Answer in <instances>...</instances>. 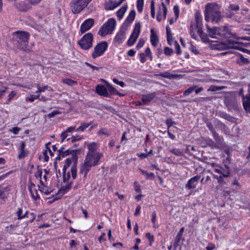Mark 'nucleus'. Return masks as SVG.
I'll list each match as a JSON object with an SVG mask.
<instances>
[{
    "label": "nucleus",
    "mask_w": 250,
    "mask_h": 250,
    "mask_svg": "<svg viewBox=\"0 0 250 250\" xmlns=\"http://www.w3.org/2000/svg\"><path fill=\"white\" fill-rule=\"evenodd\" d=\"M208 27V32L210 36L212 38H234L235 39L243 40H249V37H239L237 36L235 33L231 32L230 29L228 27L224 26L222 27H213L212 28Z\"/></svg>",
    "instance_id": "1"
},
{
    "label": "nucleus",
    "mask_w": 250,
    "mask_h": 250,
    "mask_svg": "<svg viewBox=\"0 0 250 250\" xmlns=\"http://www.w3.org/2000/svg\"><path fill=\"white\" fill-rule=\"evenodd\" d=\"M97 144L95 142L89 144L88 146V152L86 155L84 161L87 163L94 167L99 164V162L103 156V154L97 151Z\"/></svg>",
    "instance_id": "2"
},
{
    "label": "nucleus",
    "mask_w": 250,
    "mask_h": 250,
    "mask_svg": "<svg viewBox=\"0 0 250 250\" xmlns=\"http://www.w3.org/2000/svg\"><path fill=\"white\" fill-rule=\"evenodd\" d=\"M220 7L216 3H208L206 5L205 20L208 21L212 19V22H218L220 19Z\"/></svg>",
    "instance_id": "3"
},
{
    "label": "nucleus",
    "mask_w": 250,
    "mask_h": 250,
    "mask_svg": "<svg viewBox=\"0 0 250 250\" xmlns=\"http://www.w3.org/2000/svg\"><path fill=\"white\" fill-rule=\"evenodd\" d=\"M30 34L24 31H17L13 33L14 44L19 49L26 51L28 44Z\"/></svg>",
    "instance_id": "4"
},
{
    "label": "nucleus",
    "mask_w": 250,
    "mask_h": 250,
    "mask_svg": "<svg viewBox=\"0 0 250 250\" xmlns=\"http://www.w3.org/2000/svg\"><path fill=\"white\" fill-rule=\"evenodd\" d=\"M78 158V157L77 154H73L71 157H69L66 159L65 164L62 168V171L65 172V170H66L67 168L73 163L71 167V173L73 180L75 179L77 175V164Z\"/></svg>",
    "instance_id": "5"
},
{
    "label": "nucleus",
    "mask_w": 250,
    "mask_h": 250,
    "mask_svg": "<svg viewBox=\"0 0 250 250\" xmlns=\"http://www.w3.org/2000/svg\"><path fill=\"white\" fill-rule=\"evenodd\" d=\"M116 25V21L113 18L109 19L100 28L98 34L104 37L111 34Z\"/></svg>",
    "instance_id": "6"
},
{
    "label": "nucleus",
    "mask_w": 250,
    "mask_h": 250,
    "mask_svg": "<svg viewBox=\"0 0 250 250\" xmlns=\"http://www.w3.org/2000/svg\"><path fill=\"white\" fill-rule=\"evenodd\" d=\"M91 1V0H72L70 4L72 13L75 14L79 13Z\"/></svg>",
    "instance_id": "7"
},
{
    "label": "nucleus",
    "mask_w": 250,
    "mask_h": 250,
    "mask_svg": "<svg viewBox=\"0 0 250 250\" xmlns=\"http://www.w3.org/2000/svg\"><path fill=\"white\" fill-rule=\"evenodd\" d=\"M93 37L92 34L88 33L85 34L79 41L78 44L82 49L87 50L92 46Z\"/></svg>",
    "instance_id": "8"
},
{
    "label": "nucleus",
    "mask_w": 250,
    "mask_h": 250,
    "mask_svg": "<svg viewBox=\"0 0 250 250\" xmlns=\"http://www.w3.org/2000/svg\"><path fill=\"white\" fill-rule=\"evenodd\" d=\"M108 44L106 42L103 41L98 43L94 47V51L92 54L93 59L101 56L106 50Z\"/></svg>",
    "instance_id": "9"
},
{
    "label": "nucleus",
    "mask_w": 250,
    "mask_h": 250,
    "mask_svg": "<svg viewBox=\"0 0 250 250\" xmlns=\"http://www.w3.org/2000/svg\"><path fill=\"white\" fill-rule=\"evenodd\" d=\"M141 26L140 22L136 23L135 24L133 31L127 42V44L128 46H132L136 41L140 32Z\"/></svg>",
    "instance_id": "10"
},
{
    "label": "nucleus",
    "mask_w": 250,
    "mask_h": 250,
    "mask_svg": "<svg viewBox=\"0 0 250 250\" xmlns=\"http://www.w3.org/2000/svg\"><path fill=\"white\" fill-rule=\"evenodd\" d=\"M238 45V42L233 41L231 40H229L226 42H224L221 44H219L217 47V49H225L227 48H234L239 49L240 48L239 47Z\"/></svg>",
    "instance_id": "11"
},
{
    "label": "nucleus",
    "mask_w": 250,
    "mask_h": 250,
    "mask_svg": "<svg viewBox=\"0 0 250 250\" xmlns=\"http://www.w3.org/2000/svg\"><path fill=\"white\" fill-rule=\"evenodd\" d=\"M94 24V20L89 18L85 20L82 24L80 27V31L83 34L89 30Z\"/></svg>",
    "instance_id": "12"
},
{
    "label": "nucleus",
    "mask_w": 250,
    "mask_h": 250,
    "mask_svg": "<svg viewBox=\"0 0 250 250\" xmlns=\"http://www.w3.org/2000/svg\"><path fill=\"white\" fill-rule=\"evenodd\" d=\"M26 144L25 142L22 141L18 148L19 154L18 158L19 159H21L26 157L29 154V151L25 149Z\"/></svg>",
    "instance_id": "13"
},
{
    "label": "nucleus",
    "mask_w": 250,
    "mask_h": 250,
    "mask_svg": "<svg viewBox=\"0 0 250 250\" xmlns=\"http://www.w3.org/2000/svg\"><path fill=\"white\" fill-rule=\"evenodd\" d=\"M243 104L245 109L250 113V83L248 85V93L244 97L243 95Z\"/></svg>",
    "instance_id": "14"
},
{
    "label": "nucleus",
    "mask_w": 250,
    "mask_h": 250,
    "mask_svg": "<svg viewBox=\"0 0 250 250\" xmlns=\"http://www.w3.org/2000/svg\"><path fill=\"white\" fill-rule=\"evenodd\" d=\"M200 178V176L197 175L190 179L186 185V188L188 189L195 188Z\"/></svg>",
    "instance_id": "15"
},
{
    "label": "nucleus",
    "mask_w": 250,
    "mask_h": 250,
    "mask_svg": "<svg viewBox=\"0 0 250 250\" xmlns=\"http://www.w3.org/2000/svg\"><path fill=\"white\" fill-rule=\"evenodd\" d=\"M216 172L225 177H228L230 172L229 167L227 165H224L223 167L220 166L219 167L216 169Z\"/></svg>",
    "instance_id": "16"
},
{
    "label": "nucleus",
    "mask_w": 250,
    "mask_h": 250,
    "mask_svg": "<svg viewBox=\"0 0 250 250\" xmlns=\"http://www.w3.org/2000/svg\"><path fill=\"white\" fill-rule=\"evenodd\" d=\"M92 167L93 166L87 163V162L84 161V163L81 167L80 174L83 175L84 179L86 178L87 174L90 171Z\"/></svg>",
    "instance_id": "17"
},
{
    "label": "nucleus",
    "mask_w": 250,
    "mask_h": 250,
    "mask_svg": "<svg viewBox=\"0 0 250 250\" xmlns=\"http://www.w3.org/2000/svg\"><path fill=\"white\" fill-rule=\"evenodd\" d=\"M96 92L99 95L103 96L105 97H109V94L107 91V88L104 85L99 84L96 86Z\"/></svg>",
    "instance_id": "18"
},
{
    "label": "nucleus",
    "mask_w": 250,
    "mask_h": 250,
    "mask_svg": "<svg viewBox=\"0 0 250 250\" xmlns=\"http://www.w3.org/2000/svg\"><path fill=\"white\" fill-rule=\"evenodd\" d=\"M125 29L122 28L117 34L114 39V41L119 44L122 42V41L125 38Z\"/></svg>",
    "instance_id": "19"
},
{
    "label": "nucleus",
    "mask_w": 250,
    "mask_h": 250,
    "mask_svg": "<svg viewBox=\"0 0 250 250\" xmlns=\"http://www.w3.org/2000/svg\"><path fill=\"white\" fill-rule=\"evenodd\" d=\"M64 148L62 146L58 150V152L62 154V157H65L70 154L72 155L73 154H77L76 152H78L79 150L78 149H67L64 150Z\"/></svg>",
    "instance_id": "20"
},
{
    "label": "nucleus",
    "mask_w": 250,
    "mask_h": 250,
    "mask_svg": "<svg viewBox=\"0 0 250 250\" xmlns=\"http://www.w3.org/2000/svg\"><path fill=\"white\" fill-rule=\"evenodd\" d=\"M156 93L153 92L148 94L143 95L142 97L143 104H146L150 102L156 96Z\"/></svg>",
    "instance_id": "21"
},
{
    "label": "nucleus",
    "mask_w": 250,
    "mask_h": 250,
    "mask_svg": "<svg viewBox=\"0 0 250 250\" xmlns=\"http://www.w3.org/2000/svg\"><path fill=\"white\" fill-rule=\"evenodd\" d=\"M135 15L136 13L135 10H131L127 18L126 19L125 22L124 23L123 25L125 26L126 27L130 25V24L133 21L135 17Z\"/></svg>",
    "instance_id": "22"
},
{
    "label": "nucleus",
    "mask_w": 250,
    "mask_h": 250,
    "mask_svg": "<svg viewBox=\"0 0 250 250\" xmlns=\"http://www.w3.org/2000/svg\"><path fill=\"white\" fill-rule=\"evenodd\" d=\"M10 187L9 186H4V185H1L0 186V198L3 200H5L7 196L6 192L9 191Z\"/></svg>",
    "instance_id": "23"
},
{
    "label": "nucleus",
    "mask_w": 250,
    "mask_h": 250,
    "mask_svg": "<svg viewBox=\"0 0 250 250\" xmlns=\"http://www.w3.org/2000/svg\"><path fill=\"white\" fill-rule=\"evenodd\" d=\"M35 187V185L34 183H32L31 182L30 183L29 185L28 186V189L30 192L31 195L32 197L35 200H37L38 199H40V196L38 194L37 189L35 188V192H36V195H34V191L33 190V188Z\"/></svg>",
    "instance_id": "24"
},
{
    "label": "nucleus",
    "mask_w": 250,
    "mask_h": 250,
    "mask_svg": "<svg viewBox=\"0 0 250 250\" xmlns=\"http://www.w3.org/2000/svg\"><path fill=\"white\" fill-rule=\"evenodd\" d=\"M150 42L152 45L156 47L158 43L159 39L157 35L155 33L153 29H151L150 30Z\"/></svg>",
    "instance_id": "25"
},
{
    "label": "nucleus",
    "mask_w": 250,
    "mask_h": 250,
    "mask_svg": "<svg viewBox=\"0 0 250 250\" xmlns=\"http://www.w3.org/2000/svg\"><path fill=\"white\" fill-rule=\"evenodd\" d=\"M117 6L116 1L112 0L106 1L104 3V8L106 10H112Z\"/></svg>",
    "instance_id": "26"
},
{
    "label": "nucleus",
    "mask_w": 250,
    "mask_h": 250,
    "mask_svg": "<svg viewBox=\"0 0 250 250\" xmlns=\"http://www.w3.org/2000/svg\"><path fill=\"white\" fill-rule=\"evenodd\" d=\"M184 240L185 239L183 237V235L177 234L173 244L174 249H176L179 246L181 247Z\"/></svg>",
    "instance_id": "27"
},
{
    "label": "nucleus",
    "mask_w": 250,
    "mask_h": 250,
    "mask_svg": "<svg viewBox=\"0 0 250 250\" xmlns=\"http://www.w3.org/2000/svg\"><path fill=\"white\" fill-rule=\"evenodd\" d=\"M67 183L64 186H62L60 189L59 190V192L62 194L66 193L68 190H69L72 185V182H67Z\"/></svg>",
    "instance_id": "28"
},
{
    "label": "nucleus",
    "mask_w": 250,
    "mask_h": 250,
    "mask_svg": "<svg viewBox=\"0 0 250 250\" xmlns=\"http://www.w3.org/2000/svg\"><path fill=\"white\" fill-rule=\"evenodd\" d=\"M127 8V5H124V6L122 7L120 9H119L117 13V16L119 20H121L124 16V14L125 13V11H126Z\"/></svg>",
    "instance_id": "29"
},
{
    "label": "nucleus",
    "mask_w": 250,
    "mask_h": 250,
    "mask_svg": "<svg viewBox=\"0 0 250 250\" xmlns=\"http://www.w3.org/2000/svg\"><path fill=\"white\" fill-rule=\"evenodd\" d=\"M22 211H23V210H22V208H18V210L17 211V214L18 217V219L19 220H21V219H23L24 218L27 217V214H28V211L27 210H26L23 214H22Z\"/></svg>",
    "instance_id": "30"
},
{
    "label": "nucleus",
    "mask_w": 250,
    "mask_h": 250,
    "mask_svg": "<svg viewBox=\"0 0 250 250\" xmlns=\"http://www.w3.org/2000/svg\"><path fill=\"white\" fill-rule=\"evenodd\" d=\"M91 122L89 123H82L81 125L78 128L76 129V131L77 132H83L85 130L86 128H87L89 126H90L91 125Z\"/></svg>",
    "instance_id": "31"
},
{
    "label": "nucleus",
    "mask_w": 250,
    "mask_h": 250,
    "mask_svg": "<svg viewBox=\"0 0 250 250\" xmlns=\"http://www.w3.org/2000/svg\"><path fill=\"white\" fill-rule=\"evenodd\" d=\"M140 171L142 174L146 177V179H154V174L152 172L148 173L146 171L143 170L142 169H140Z\"/></svg>",
    "instance_id": "32"
},
{
    "label": "nucleus",
    "mask_w": 250,
    "mask_h": 250,
    "mask_svg": "<svg viewBox=\"0 0 250 250\" xmlns=\"http://www.w3.org/2000/svg\"><path fill=\"white\" fill-rule=\"evenodd\" d=\"M237 62L239 64H248L249 63V61L248 59L244 58L243 55L239 54L238 60Z\"/></svg>",
    "instance_id": "33"
},
{
    "label": "nucleus",
    "mask_w": 250,
    "mask_h": 250,
    "mask_svg": "<svg viewBox=\"0 0 250 250\" xmlns=\"http://www.w3.org/2000/svg\"><path fill=\"white\" fill-rule=\"evenodd\" d=\"M71 170L66 172V170L62 171L63 181L64 182H68L70 178Z\"/></svg>",
    "instance_id": "34"
},
{
    "label": "nucleus",
    "mask_w": 250,
    "mask_h": 250,
    "mask_svg": "<svg viewBox=\"0 0 250 250\" xmlns=\"http://www.w3.org/2000/svg\"><path fill=\"white\" fill-rule=\"evenodd\" d=\"M205 142L206 143L205 144H204L203 142L201 143V145L203 147H206L207 145L211 147H213L214 146V143L210 139H206L205 140Z\"/></svg>",
    "instance_id": "35"
},
{
    "label": "nucleus",
    "mask_w": 250,
    "mask_h": 250,
    "mask_svg": "<svg viewBox=\"0 0 250 250\" xmlns=\"http://www.w3.org/2000/svg\"><path fill=\"white\" fill-rule=\"evenodd\" d=\"M62 82L65 84H66L70 86H72L74 84H76L77 82L76 81H73L70 79L66 78L62 80Z\"/></svg>",
    "instance_id": "36"
},
{
    "label": "nucleus",
    "mask_w": 250,
    "mask_h": 250,
    "mask_svg": "<svg viewBox=\"0 0 250 250\" xmlns=\"http://www.w3.org/2000/svg\"><path fill=\"white\" fill-rule=\"evenodd\" d=\"M160 75L163 77L168 79L173 78L177 76V75L170 74L168 72L161 73L160 74Z\"/></svg>",
    "instance_id": "37"
},
{
    "label": "nucleus",
    "mask_w": 250,
    "mask_h": 250,
    "mask_svg": "<svg viewBox=\"0 0 250 250\" xmlns=\"http://www.w3.org/2000/svg\"><path fill=\"white\" fill-rule=\"evenodd\" d=\"M197 87V86H193L189 87L188 88L187 90H186L183 93V95L185 96H188L190 94H191L192 92H193L195 89Z\"/></svg>",
    "instance_id": "38"
},
{
    "label": "nucleus",
    "mask_w": 250,
    "mask_h": 250,
    "mask_svg": "<svg viewBox=\"0 0 250 250\" xmlns=\"http://www.w3.org/2000/svg\"><path fill=\"white\" fill-rule=\"evenodd\" d=\"M107 91L109 92L108 93L109 94V95L111 94H115L117 91L115 88L113 87L111 85H110L109 83L107 84Z\"/></svg>",
    "instance_id": "39"
},
{
    "label": "nucleus",
    "mask_w": 250,
    "mask_h": 250,
    "mask_svg": "<svg viewBox=\"0 0 250 250\" xmlns=\"http://www.w3.org/2000/svg\"><path fill=\"white\" fill-rule=\"evenodd\" d=\"M37 90L36 91L37 94H41V93L44 92L48 87V85H44L41 86L39 84L37 85Z\"/></svg>",
    "instance_id": "40"
},
{
    "label": "nucleus",
    "mask_w": 250,
    "mask_h": 250,
    "mask_svg": "<svg viewBox=\"0 0 250 250\" xmlns=\"http://www.w3.org/2000/svg\"><path fill=\"white\" fill-rule=\"evenodd\" d=\"M144 5V0H137V8L139 12H142Z\"/></svg>",
    "instance_id": "41"
},
{
    "label": "nucleus",
    "mask_w": 250,
    "mask_h": 250,
    "mask_svg": "<svg viewBox=\"0 0 250 250\" xmlns=\"http://www.w3.org/2000/svg\"><path fill=\"white\" fill-rule=\"evenodd\" d=\"M195 21H196V26H199L200 25H202L201 19V16L199 14H196L195 15Z\"/></svg>",
    "instance_id": "42"
},
{
    "label": "nucleus",
    "mask_w": 250,
    "mask_h": 250,
    "mask_svg": "<svg viewBox=\"0 0 250 250\" xmlns=\"http://www.w3.org/2000/svg\"><path fill=\"white\" fill-rule=\"evenodd\" d=\"M150 11H151V16L152 18H154L155 12V5H154V0H151V4H150Z\"/></svg>",
    "instance_id": "43"
},
{
    "label": "nucleus",
    "mask_w": 250,
    "mask_h": 250,
    "mask_svg": "<svg viewBox=\"0 0 250 250\" xmlns=\"http://www.w3.org/2000/svg\"><path fill=\"white\" fill-rule=\"evenodd\" d=\"M40 97V94H38L36 95H31L29 97H27L26 99V101H29L30 102H33L34 101L35 99H38L39 97Z\"/></svg>",
    "instance_id": "44"
},
{
    "label": "nucleus",
    "mask_w": 250,
    "mask_h": 250,
    "mask_svg": "<svg viewBox=\"0 0 250 250\" xmlns=\"http://www.w3.org/2000/svg\"><path fill=\"white\" fill-rule=\"evenodd\" d=\"M146 238H147L149 242V245H151L152 243L154 242V236L153 235H151L150 233L147 232L146 234Z\"/></svg>",
    "instance_id": "45"
},
{
    "label": "nucleus",
    "mask_w": 250,
    "mask_h": 250,
    "mask_svg": "<svg viewBox=\"0 0 250 250\" xmlns=\"http://www.w3.org/2000/svg\"><path fill=\"white\" fill-rule=\"evenodd\" d=\"M83 138L82 137H81L79 135L72 136L71 138H69L67 139V141H70L72 143H74L77 141H79L81 140Z\"/></svg>",
    "instance_id": "46"
},
{
    "label": "nucleus",
    "mask_w": 250,
    "mask_h": 250,
    "mask_svg": "<svg viewBox=\"0 0 250 250\" xmlns=\"http://www.w3.org/2000/svg\"><path fill=\"white\" fill-rule=\"evenodd\" d=\"M173 52V50L168 47H166L164 48V53L167 56H170Z\"/></svg>",
    "instance_id": "47"
},
{
    "label": "nucleus",
    "mask_w": 250,
    "mask_h": 250,
    "mask_svg": "<svg viewBox=\"0 0 250 250\" xmlns=\"http://www.w3.org/2000/svg\"><path fill=\"white\" fill-rule=\"evenodd\" d=\"M145 55L148 56V57L150 59V60L151 61L152 59V56L151 50L149 47L146 48L145 53Z\"/></svg>",
    "instance_id": "48"
},
{
    "label": "nucleus",
    "mask_w": 250,
    "mask_h": 250,
    "mask_svg": "<svg viewBox=\"0 0 250 250\" xmlns=\"http://www.w3.org/2000/svg\"><path fill=\"white\" fill-rule=\"evenodd\" d=\"M196 28L197 29V32L199 36H200V37L203 38V36L205 35V34L204 33L202 30V25L196 26Z\"/></svg>",
    "instance_id": "49"
},
{
    "label": "nucleus",
    "mask_w": 250,
    "mask_h": 250,
    "mask_svg": "<svg viewBox=\"0 0 250 250\" xmlns=\"http://www.w3.org/2000/svg\"><path fill=\"white\" fill-rule=\"evenodd\" d=\"M144 43L145 41L142 39H140L136 45V48L137 49H139L140 48L143 47Z\"/></svg>",
    "instance_id": "50"
},
{
    "label": "nucleus",
    "mask_w": 250,
    "mask_h": 250,
    "mask_svg": "<svg viewBox=\"0 0 250 250\" xmlns=\"http://www.w3.org/2000/svg\"><path fill=\"white\" fill-rule=\"evenodd\" d=\"M61 112L58 110H55L54 111H53L52 112L49 113L48 115H47V116L49 117V118H53L54 117L55 115H57V114H60Z\"/></svg>",
    "instance_id": "51"
},
{
    "label": "nucleus",
    "mask_w": 250,
    "mask_h": 250,
    "mask_svg": "<svg viewBox=\"0 0 250 250\" xmlns=\"http://www.w3.org/2000/svg\"><path fill=\"white\" fill-rule=\"evenodd\" d=\"M174 12L176 17V19L178 18L179 13V8L178 5H176L173 8Z\"/></svg>",
    "instance_id": "52"
},
{
    "label": "nucleus",
    "mask_w": 250,
    "mask_h": 250,
    "mask_svg": "<svg viewBox=\"0 0 250 250\" xmlns=\"http://www.w3.org/2000/svg\"><path fill=\"white\" fill-rule=\"evenodd\" d=\"M175 47L176 50V53L177 54L180 55L181 54L182 51L180 49V46L177 42H175Z\"/></svg>",
    "instance_id": "53"
},
{
    "label": "nucleus",
    "mask_w": 250,
    "mask_h": 250,
    "mask_svg": "<svg viewBox=\"0 0 250 250\" xmlns=\"http://www.w3.org/2000/svg\"><path fill=\"white\" fill-rule=\"evenodd\" d=\"M225 178V177L223 176V175H220L218 177V179L217 180V182L218 184L221 185H223L225 184L224 178Z\"/></svg>",
    "instance_id": "54"
},
{
    "label": "nucleus",
    "mask_w": 250,
    "mask_h": 250,
    "mask_svg": "<svg viewBox=\"0 0 250 250\" xmlns=\"http://www.w3.org/2000/svg\"><path fill=\"white\" fill-rule=\"evenodd\" d=\"M162 5L163 9L164 18L165 19L166 18V16L167 14V8L163 2L162 3Z\"/></svg>",
    "instance_id": "55"
},
{
    "label": "nucleus",
    "mask_w": 250,
    "mask_h": 250,
    "mask_svg": "<svg viewBox=\"0 0 250 250\" xmlns=\"http://www.w3.org/2000/svg\"><path fill=\"white\" fill-rule=\"evenodd\" d=\"M42 0H28V1L32 5H36L38 4Z\"/></svg>",
    "instance_id": "56"
},
{
    "label": "nucleus",
    "mask_w": 250,
    "mask_h": 250,
    "mask_svg": "<svg viewBox=\"0 0 250 250\" xmlns=\"http://www.w3.org/2000/svg\"><path fill=\"white\" fill-rule=\"evenodd\" d=\"M207 126L209 130L210 131L211 133L214 132L215 131L214 127L212 125V124L210 122H207Z\"/></svg>",
    "instance_id": "57"
},
{
    "label": "nucleus",
    "mask_w": 250,
    "mask_h": 250,
    "mask_svg": "<svg viewBox=\"0 0 250 250\" xmlns=\"http://www.w3.org/2000/svg\"><path fill=\"white\" fill-rule=\"evenodd\" d=\"M48 151V149H46V150H44L43 152V155L44 156V161L47 162L49 160V156L47 155V152Z\"/></svg>",
    "instance_id": "58"
},
{
    "label": "nucleus",
    "mask_w": 250,
    "mask_h": 250,
    "mask_svg": "<svg viewBox=\"0 0 250 250\" xmlns=\"http://www.w3.org/2000/svg\"><path fill=\"white\" fill-rule=\"evenodd\" d=\"M85 64L86 65H87V66H89V67H91L93 70H96L97 71H98L100 69L99 67H98L97 66L93 65L91 64L90 63H89L87 62H85Z\"/></svg>",
    "instance_id": "59"
},
{
    "label": "nucleus",
    "mask_w": 250,
    "mask_h": 250,
    "mask_svg": "<svg viewBox=\"0 0 250 250\" xmlns=\"http://www.w3.org/2000/svg\"><path fill=\"white\" fill-rule=\"evenodd\" d=\"M156 218V213L155 211H154L152 213V219H151V221H152V223L153 224V227H154V226L155 225Z\"/></svg>",
    "instance_id": "60"
},
{
    "label": "nucleus",
    "mask_w": 250,
    "mask_h": 250,
    "mask_svg": "<svg viewBox=\"0 0 250 250\" xmlns=\"http://www.w3.org/2000/svg\"><path fill=\"white\" fill-rule=\"evenodd\" d=\"M229 8L231 10L233 11H237L239 9V6L236 4H230Z\"/></svg>",
    "instance_id": "61"
},
{
    "label": "nucleus",
    "mask_w": 250,
    "mask_h": 250,
    "mask_svg": "<svg viewBox=\"0 0 250 250\" xmlns=\"http://www.w3.org/2000/svg\"><path fill=\"white\" fill-rule=\"evenodd\" d=\"M170 152L177 156L180 155L181 154V151L178 149H173L172 150H170Z\"/></svg>",
    "instance_id": "62"
},
{
    "label": "nucleus",
    "mask_w": 250,
    "mask_h": 250,
    "mask_svg": "<svg viewBox=\"0 0 250 250\" xmlns=\"http://www.w3.org/2000/svg\"><path fill=\"white\" fill-rule=\"evenodd\" d=\"M166 123L168 128L174 124V122L170 119H167Z\"/></svg>",
    "instance_id": "63"
},
{
    "label": "nucleus",
    "mask_w": 250,
    "mask_h": 250,
    "mask_svg": "<svg viewBox=\"0 0 250 250\" xmlns=\"http://www.w3.org/2000/svg\"><path fill=\"white\" fill-rule=\"evenodd\" d=\"M215 248V246L214 244L212 243H209L207 247H206V249L207 250H213Z\"/></svg>",
    "instance_id": "64"
}]
</instances>
